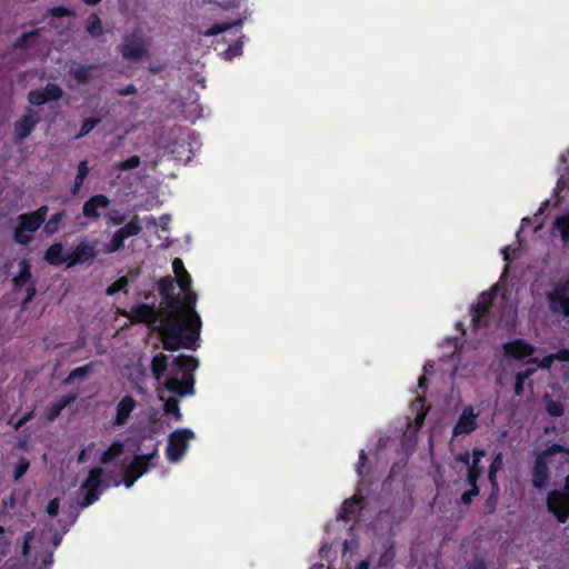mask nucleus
I'll return each mask as SVG.
<instances>
[{
  "instance_id": "obj_3",
  "label": "nucleus",
  "mask_w": 569,
  "mask_h": 569,
  "mask_svg": "<svg viewBox=\"0 0 569 569\" xmlns=\"http://www.w3.org/2000/svg\"><path fill=\"white\" fill-rule=\"evenodd\" d=\"M49 208L41 206L32 212L21 213L17 218V227L14 229V241L19 244L27 246L32 240V234L43 224L47 219Z\"/></svg>"
},
{
  "instance_id": "obj_33",
  "label": "nucleus",
  "mask_w": 569,
  "mask_h": 569,
  "mask_svg": "<svg viewBox=\"0 0 569 569\" xmlns=\"http://www.w3.org/2000/svg\"><path fill=\"white\" fill-rule=\"evenodd\" d=\"M92 369H93L92 363H88V365L74 368L73 370H71L69 372V375L64 379V383L71 385L76 380L84 379L92 371Z\"/></svg>"
},
{
  "instance_id": "obj_49",
  "label": "nucleus",
  "mask_w": 569,
  "mask_h": 569,
  "mask_svg": "<svg viewBox=\"0 0 569 569\" xmlns=\"http://www.w3.org/2000/svg\"><path fill=\"white\" fill-rule=\"evenodd\" d=\"M552 353L543 357L542 359L539 358H529L528 363H535L541 369L549 370L553 363Z\"/></svg>"
},
{
  "instance_id": "obj_1",
  "label": "nucleus",
  "mask_w": 569,
  "mask_h": 569,
  "mask_svg": "<svg viewBox=\"0 0 569 569\" xmlns=\"http://www.w3.org/2000/svg\"><path fill=\"white\" fill-rule=\"evenodd\" d=\"M157 289L162 297V318L157 330L163 349L194 350L202 325L196 310L197 293L187 290L182 291V295H174V279L171 276L161 277L157 282Z\"/></svg>"
},
{
  "instance_id": "obj_41",
  "label": "nucleus",
  "mask_w": 569,
  "mask_h": 569,
  "mask_svg": "<svg viewBox=\"0 0 569 569\" xmlns=\"http://www.w3.org/2000/svg\"><path fill=\"white\" fill-rule=\"evenodd\" d=\"M30 461L26 457H20L12 472L14 481H19L29 470Z\"/></svg>"
},
{
  "instance_id": "obj_30",
  "label": "nucleus",
  "mask_w": 569,
  "mask_h": 569,
  "mask_svg": "<svg viewBox=\"0 0 569 569\" xmlns=\"http://www.w3.org/2000/svg\"><path fill=\"white\" fill-rule=\"evenodd\" d=\"M86 31L91 38H99L103 34L102 21L96 12H92L86 24Z\"/></svg>"
},
{
  "instance_id": "obj_34",
  "label": "nucleus",
  "mask_w": 569,
  "mask_h": 569,
  "mask_svg": "<svg viewBox=\"0 0 569 569\" xmlns=\"http://www.w3.org/2000/svg\"><path fill=\"white\" fill-rule=\"evenodd\" d=\"M88 173H89L88 162L86 160L80 161V163L78 166V172L74 178L73 186L71 188L72 194H77L79 192Z\"/></svg>"
},
{
  "instance_id": "obj_56",
  "label": "nucleus",
  "mask_w": 569,
  "mask_h": 569,
  "mask_svg": "<svg viewBox=\"0 0 569 569\" xmlns=\"http://www.w3.org/2000/svg\"><path fill=\"white\" fill-rule=\"evenodd\" d=\"M479 493V491H476V488L466 490L460 497V502L466 506H469L471 505L473 498L477 497Z\"/></svg>"
},
{
  "instance_id": "obj_15",
  "label": "nucleus",
  "mask_w": 569,
  "mask_h": 569,
  "mask_svg": "<svg viewBox=\"0 0 569 569\" xmlns=\"http://www.w3.org/2000/svg\"><path fill=\"white\" fill-rule=\"evenodd\" d=\"M543 223H545L543 219H536V214L533 216V218H530V217L522 218L520 228L516 233L517 243L519 246L518 249H526L527 233H530L532 236L539 233L543 228Z\"/></svg>"
},
{
  "instance_id": "obj_2",
  "label": "nucleus",
  "mask_w": 569,
  "mask_h": 569,
  "mask_svg": "<svg viewBox=\"0 0 569 569\" xmlns=\"http://www.w3.org/2000/svg\"><path fill=\"white\" fill-rule=\"evenodd\" d=\"M171 366V373L164 381L166 389L179 396L192 395L194 391L193 371L199 366L198 359L192 356L179 355L172 360Z\"/></svg>"
},
{
  "instance_id": "obj_13",
  "label": "nucleus",
  "mask_w": 569,
  "mask_h": 569,
  "mask_svg": "<svg viewBox=\"0 0 569 569\" xmlns=\"http://www.w3.org/2000/svg\"><path fill=\"white\" fill-rule=\"evenodd\" d=\"M478 417L479 412H476L472 406L465 407L452 429V436L458 437L473 432L478 428Z\"/></svg>"
},
{
  "instance_id": "obj_14",
  "label": "nucleus",
  "mask_w": 569,
  "mask_h": 569,
  "mask_svg": "<svg viewBox=\"0 0 569 569\" xmlns=\"http://www.w3.org/2000/svg\"><path fill=\"white\" fill-rule=\"evenodd\" d=\"M137 405L138 402L132 396L127 395L122 397L120 401L117 403L116 415L112 419V426L122 427L127 425L132 412L137 408Z\"/></svg>"
},
{
  "instance_id": "obj_26",
  "label": "nucleus",
  "mask_w": 569,
  "mask_h": 569,
  "mask_svg": "<svg viewBox=\"0 0 569 569\" xmlns=\"http://www.w3.org/2000/svg\"><path fill=\"white\" fill-rule=\"evenodd\" d=\"M158 456V448L154 446L153 450L150 453L146 455H136L132 461H138V465L134 467V472H142V476L149 470L150 462Z\"/></svg>"
},
{
  "instance_id": "obj_50",
  "label": "nucleus",
  "mask_w": 569,
  "mask_h": 569,
  "mask_svg": "<svg viewBox=\"0 0 569 569\" xmlns=\"http://www.w3.org/2000/svg\"><path fill=\"white\" fill-rule=\"evenodd\" d=\"M48 14L54 18L60 17H71L73 16V11L64 6L52 7L48 10Z\"/></svg>"
},
{
  "instance_id": "obj_23",
  "label": "nucleus",
  "mask_w": 569,
  "mask_h": 569,
  "mask_svg": "<svg viewBox=\"0 0 569 569\" xmlns=\"http://www.w3.org/2000/svg\"><path fill=\"white\" fill-rule=\"evenodd\" d=\"M76 399H77V396H74V395L62 396L59 401L53 402V403H51L50 406L47 407L46 412H44L46 419L48 421L56 420L61 415L62 410L67 406H69L72 402H74Z\"/></svg>"
},
{
  "instance_id": "obj_42",
  "label": "nucleus",
  "mask_w": 569,
  "mask_h": 569,
  "mask_svg": "<svg viewBox=\"0 0 569 569\" xmlns=\"http://www.w3.org/2000/svg\"><path fill=\"white\" fill-rule=\"evenodd\" d=\"M23 290L26 291V297L20 303V309L22 311H26L29 308V303L33 300L34 296L37 295L36 280H33L27 287H24Z\"/></svg>"
},
{
  "instance_id": "obj_8",
  "label": "nucleus",
  "mask_w": 569,
  "mask_h": 569,
  "mask_svg": "<svg viewBox=\"0 0 569 569\" xmlns=\"http://www.w3.org/2000/svg\"><path fill=\"white\" fill-rule=\"evenodd\" d=\"M120 315L128 318L131 323H146L149 327H153L159 320L154 302L134 305L130 310H121Z\"/></svg>"
},
{
  "instance_id": "obj_22",
  "label": "nucleus",
  "mask_w": 569,
  "mask_h": 569,
  "mask_svg": "<svg viewBox=\"0 0 569 569\" xmlns=\"http://www.w3.org/2000/svg\"><path fill=\"white\" fill-rule=\"evenodd\" d=\"M172 269L176 274V280L181 291L192 290V279L181 259L176 258L172 262Z\"/></svg>"
},
{
  "instance_id": "obj_17",
  "label": "nucleus",
  "mask_w": 569,
  "mask_h": 569,
  "mask_svg": "<svg viewBox=\"0 0 569 569\" xmlns=\"http://www.w3.org/2000/svg\"><path fill=\"white\" fill-rule=\"evenodd\" d=\"M503 350L508 357H511L517 360L525 359L527 357H531L536 347L523 339H515L508 341L503 345Z\"/></svg>"
},
{
  "instance_id": "obj_38",
  "label": "nucleus",
  "mask_w": 569,
  "mask_h": 569,
  "mask_svg": "<svg viewBox=\"0 0 569 569\" xmlns=\"http://www.w3.org/2000/svg\"><path fill=\"white\" fill-rule=\"evenodd\" d=\"M129 284V279L127 276H122L119 279H117L114 282L109 284L106 289V293L108 296H114L116 293L120 291H126L127 287Z\"/></svg>"
},
{
  "instance_id": "obj_36",
  "label": "nucleus",
  "mask_w": 569,
  "mask_h": 569,
  "mask_svg": "<svg viewBox=\"0 0 569 569\" xmlns=\"http://www.w3.org/2000/svg\"><path fill=\"white\" fill-rule=\"evenodd\" d=\"M239 24H241V20H238L233 23H228V22L214 23L207 30L201 31L200 33L204 37H213V36H218V34L233 28L234 26H239Z\"/></svg>"
},
{
  "instance_id": "obj_44",
  "label": "nucleus",
  "mask_w": 569,
  "mask_h": 569,
  "mask_svg": "<svg viewBox=\"0 0 569 569\" xmlns=\"http://www.w3.org/2000/svg\"><path fill=\"white\" fill-rule=\"evenodd\" d=\"M164 412L168 415H173L178 420H180L181 412H180V407H179L178 400L174 398H169L164 402Z\"/></svg>"
},
{
  "instance_id": "obj_21",
  "label": "nucleus",
  "mask_w": 569,
  "mask_h": 569,
  "mask_svg": "<svg viewBox=\"0 0 569 569\" xmlns=\"http://www.w3.org/2000/svg\"><path fill=\"white\" fill-rule=\"evenodd\" d=\"M551 234L559 236L563 244H569V209L553 220Z\"/></svg>"
},
{
  "instance_id": "obj_55",
  "label": "nucleus",
  "mask_w": 569,
  "mask_h": 569,
  "mask_svg": "<svg viewBox=\"0 0 569 569\" xmlns=\"http://www.w3.org/2000/svg\"><path fill=\"white\" fill-rule=\"evenodd\" d=\"M502 466H503V457H502L501 452H498L497 455H495V457L490 463L489 470H491V472H499L502 469Z\"/></svg>"
},
{
  "instance_id": "obj_29",
  "label": "nucleus",
  "mask_w": 569,
  "mask_h": 569,
  "mask_svg": "<svg viewBox=\"0 0 569 569\" xmlns=\"http://www.w3.org/2000/svg\"><path fill=\"white\" fill-rule=\"evenodd\" d=\"M486 456V451L480 448H475L472 450V459L468 465V473L481 477L482 476V467L480 466L481 459Z\"/></svg>"
},
{
  "instance_id": "obj_48",
  "label": "nucleus",
  "mask_w": 569,
  "mask_h": 569,
  "mask_svg": "<svg viewBox=\"0 0 569 569\" xmlns=\"http://www.w3.org/2000/svg\"><path fill=\"white\" fill-rule=\"evenodd\" d=\"M34 417V409H30L23 416H21L17 421H12V418L8 421L9 425L13 427L16 431L21 429L27 422H29Z\"/></svg>"
},
{
  "instance_id": "obj_16",
  "label": "nucleus",
  "mask_w": 569,
  "mask_h": 569,
  "mask_svg": "<svg viewBox=\"0 0 569 569\" xmlns=\"http://www.w3.org/2000/svg\"><path fill=\"white\" fill-rule=\"evenodd\" d=\"M531 482L535 488L540 490L547 487L550 480V470L548 460L543 456L537 455L531 469Z\"/></svg>"
},
{
  "instance_id": "obj_53",
  "label": "nucleus",
  "mask_w": 569,
  "mask_h": 569,
  "mask_svg": "<svg viewBox=\"0 0 569 569\" xmlns=\"http://www.w3.org/2000/svg\"><path fill=\"white\" fill-rule=\"evenodd\" d=\"M367 462H368V457H367L366 451L365 450H360V452H359V460H358V463L356 466V471H357L359 477H363V475H365L363 468L367 465Z\"/></svg>"
},
{
  "instance_id": "obj_7",
  "label": "nucleus",
  "mask_w": 569,
  "mask_h": 569,
  "mask_svg": "<svg viewBox=\"0 0 569 569\" xmlns=\"http://www.w3.org/2000/svg\"><path fill=\"white\" fill-rule=\"evenodd\" d=\"M196 435L191 429L183 428L174 430L169 435L167 446V458L170 462H178L184 456L189 448V442Z\"/></svg>"
},
{
  "instance_id": "obj_59",
  "label": "nucleus",
  "mask_w": 569,
  "mask_h": 569,
  "mask_svg": "<svg viewBox=\"0 0 569 569\" xmlns=\"http://www.w3.org/2000/svg\"><path fill=\"white\" fill-rule=\"evenodd\" d=\"M241 53H242V43L241 42H236L234 44L230 46L226 51V54L229 58L240 56Z\"/></svg>"
},
{
  "instance_id": "obj_39",
  "label": "nucleus",
  "mask_w": 569,
  "mask_h": 569,
  "mask_svg": "<svg viewBox=\"0 0 569 569\" xmlns=\"http://www.w3.org/2000/svg\"><path fill=\"white\" fill-rule=\"evenodd\" d=\"M535 371H536L535 369L528 368L526 370L519 371L516 375V385H515L516 395L522 393L526 380L529 379L535 373Z\"/></svg>"
},
{
  "instance_id": "obj_60",
  "label": "nucleus",
  "mask_w": 569,
  "mask_h": 569,
  "mask_svg": "<svg viewBox=\"0 0 569 569\" xmlns=\"http://www.w3.org/2000/svg\"><path fill=\"white\" fill-rule=\"evenodd\" d=\"M497 473L498 472H491V470H489V472H488V480L491 485L492 493H497L499 491Z\"/></svg>"
},
{
  "instance_id": "obj_19",
  "label": "nucleus",
  "mask_w": 569,
  "mask_h": 569,
  "mask_svg": "<svg viewBox=\"0 0 569 569\" xmlns=\"http://www.w3.org/2000/svg\"><path fill=\"white\" fill-rule=\"evenodd\" d=\"M34 279L31 273V263L28 259H22L19 261V271L12 278V290L13 292H20Z\"/></svg>"
},
{
  "instance_id": "obj_28",
  "label": "nucleus",
  "mask_w": 569,
  "mask_h": 569,
  "mask_svg": "<svg viewBox=\"0 0 569 569\" xmlns=\"http://www.w3.org/2000/svg\"><path fill=\"white\" fill-rule=\"evenodd\" d=\"M40 36V30L34 29L21 33L14 41L13 48L24 50L34 44V39Z\"/></svg>"
},
{
  "instance_id": "obj_6",
  "label": "nucleus",
  "mask_w": 569,
  "mask_h": 569,
  "mask_svg": "<svg viewBox=\"0 0 569 569\" xmlns=\"http://www.w3.org/2000/svg\"><path fill=\"white\" fill-rule=\"evenodd\" d=\"M119 50L127 61H139L147 57L149 52L148 42L140 29L127 33Z\"/></svg>"
},
{
  "instance_id": "obj_57",
  "label": "nucleus",
  "mask_w": 569,
  "mask_h": 569,
  "mask_svg": "<svg viewBox=\"0 0 569 569\" xmlns=\"http://www.w3.org/2000/svg\"><path fill=\"white\" fill-rule=\"evenodd\" d=\"M59 506H60V501H59L58 498L51 499L48 502L47 508H46L47 513L50 517H56L58 515V512H59Z\"/></svg>"
},
{
  "instance_id": "obj_35",
  "label": "nucleus",
  "mask_w": 569,
  "mask_h": 569,
  "mask_svg": "<svg viewBox=\"0 0 569 569\" xmlns=\"http://www.w3.org/2000/svg\"><path fill=\"white\" fill-rule=\"evenodd\" d=\"M546 411L551 417H561L565 413V406L558 400L551 399L548 395L545 397Z\"/></svg>"
},
{
  "instance_id": "obj_58",
  "label": "nucleus",
  "mask_w": 569,
  "mask_h": 569,
  "mask_svg": "<svg viewBox=\"0 0 569 569\" xmlns=\"http://www.w3.org/2000/svg\"><path fill=\"white\" fill-rule=\"evenodd\" d=\"M553 360L562 361V362H569V349L562 348L558 350L557 352L552 353Z\"/></svg>"
},
{
  "instance_id": "obj_64",
  "label": "nucleus",
  "mask_w": 569,
  "mask_h": 569,
  "mask_svg": "<svg viewBox=\"0 0 569 569\" xmlns=\"http://www.w3.org/2000/svg\"><path fill=\"white\" fill-rule=\"evenodd\" d=\"M468 569H487V565L482 558H476Z\"/></svg>"
},
{
  "instance_id": "obj_54",
  "label": "nucleus",
  "mask_w": 569,
  "mask_h": 569,
  "mask_svg": "<svg viewBox=\"0 0 569 569\" xmlns=\"http://www.w3.org/2000/svg\"><path fill=\"white\" fill-rule=\"evenodd\" d=\"M33 538H34L33 530L28 531V532L24 533L22 549H21V553L23 556H28L29 555V552H30V543L33 540Z\"/></svg>"
},
{
  "instance_id": "obj_27",
  "label": "nucleus",
  "mask_w": 569,
  "mask_h": 569,
  "mask_svg": "<svg viewBox=\"0 0 569 569\" xmlns=\"http://www.w3.org/2000/svg\"><path fill=\"white\" fill-rule=\"evenodd\" d=\"M64 218H66L64 211H59V212L52 214L49 220L43 222L42 231L47 236H53L54 233H57L59 231Z\"/></svg>"
},
{
  "instance_id": "obj_51",
  "label": "nucleus",
  "mask_w": 569,
  "mask_h": 569,
  "mask_svg": "<svg viewBox=\"0 0 569 569\" xmlns=\"http://www.w3.org/2000/svg\"><path fill=\"white\" fill-rule=\"evenodd\" d=\"M120 230L123 232L124 237L129 238L131 236L138 234L141 230V227L137 222L130 221L120 228Z\"/></svg>"
},
{
  "instance_id": "obj_40",
  "label": "nucleus",
  "mask_w": 569,
  "mask_h": 569,
  "mask_svg": "<svg viewBox=\"0 0 569 569\" xmlns=\"http://www.w3.org/2000/svg\"><path fill=\"white\" fill-rule=\"evenodd\" d=\"M42 92L44 94V98H47V102H49V101H57L63 94L62 89L58 84H54V83H48L42 89Z\"/></svg>"
},
{
  "instance_id": "obj_4",
  "label": "nucleus",
  "mask_w": 569,
  "mask_h": 569,
  "mask_svg": "<svg viewBox=\"0 0 569 569\" xmlns=\"http://www.w3.org/2000/svg\"><path fill=\"white\" fill-rule=\"evenodd\" d=\"M498 287L480 293L476 305L471 306V322L475 329L490 326V312L497 297Z\"/></svg>"
},
{
  "instance_id": "obj_61",
  "label": "nucleus",
  "mask_w": 569,
  "mask_h": 569,
  "mask_svg": "<svg viewBox=\"0 0 569 569\" xmlns=\"http://www.w3.org/2000/svg\"><path fill=\"white\" fill-rule=\"evenodd\" d=\"M11 546V541L4 538H0V560L8 555V548Z\"/></svg>"
},
{
  "instance_id": "obj_62",
  "label": "nucleus",
  "mask_w": 569,
  "mask_h": 569,
  "mask_svg": "<svg viewBox=\"0 0 569 569\" xmlns=\"http://www.w3.org/2000/svg\"><path fill=\"white\" fill-rule=\"evenodd\" d=\"M479 478L480 477H477V476H473V475H470V473L467 472L466 482L470 487V489L476 488V491L480 492V489H479V486H478Z\"/></svg>"
},
{
  "instance_id": "obj_20",
  "label": "nucleus",
  "mask_w": 569,
  "mask_h": 569,
  "mask_svg": "<svg viewBox=\"0 0 569 569\" xmlns=\"http://www.w3.org/2000/svg\"><path fill=\"white\" fill-rule=\"evenodd\" d=\"M362 501L363 498L360 496H353L349 499H346L341 506V510L339 512V519L345 521H350L356 519L361 510H362Z\"/></svg>"
},
{
  "instance_id": "obj_32",
  "label": "nucleus",
  "mask_w": 569,
  "mask_h": 569,
  "mask_svg": "<svg viewBox=\"0 0 569 569\" xmlns=\"http://www.w3.org/2000/svg\"><path fill=\"white\" fill-rule=\"evenodd\" d=\"M396 558V550L393 542H387L383 545V551L379 556L378 566L379 567H391L393 565Z\"/></svg>"
},
{
  "instance_id": "obj_52",
  "label": "nucleus",
  "mask_w": 569,
  "mask_h": 569,
  "mask_svg": "<svg viewBox=\"0 0 569 569\" xmlns=\"http://www.w3.org/2000/svg\"><path fill=\"white\" fill-rule=\"evenodd\" d=\"M127 238L128 237H124L123 232H121L120 229L117 230L112 237L111 247L109 249H120L122 247L123 241Z\"/></svg>"
},
{
  "instance_id": "obj_18",
  "label": "nucleus",
  "mask_w": 569,
  "mask_h": 569,
  "mask_svg": "<svg viewBox=\"0 0 569 569\" xmlns=\"http://www.w3.org/2000/svg\"><path fill=\"white\" fill-rule=\"evenodd\" d=\"M109 204L110 200L107 196L94 194L84 202L82 207V213L86 218L99 219L100 210L107 209Z\"/></svg>"
},
{
  "instance_id": "obj_47",
  "label": "nucleus",
  "mask_w": 569,
  "mask_h": 569,
  "mask_svg": "<svg viewBox=\"0 0 569 569\" xmlns=\"http://www.w3.org/2000/svg\"><path fill=\"white\" fill-rule=\"evenodd\" d=\"M557 453H569V448H566L559 443H553L549 446L545 451L538 453V456H543V458L548 460L549 456H553Z\"/></svg>"
},
{
  "instance_id": "obj_37",
  "label": "nucleus",
  "mask_w": 569,
  "mask_h": 569,
  "mask_svg": "<svg viewBox=\"0 0 569 569\" xmlns=\"http://www.w3.org/2000/svg\"><path fill=\"white\" fill-rule=\"evenodd\" d=\"M138 465V461H131L124 469L123 472V483L127 488H130L134 485V482L142 476V472H134V467Z\"/></svg>"
},
{
  "instance_id": "obj_25",
  "label": "nucleus",
  "mask_w": 569,
  "mask_h": 569,
  "mask_svg": "<svg viewBox=\"0 0 569 569\" xmlns=\"http://www.w3.org/2000/svg\"><path fill=\"white\" fill-rule=\"evenodd\" d=\"M151 372L156 380H161L168 368V357L164 353H157L151 360Z\"/></svg>"
},
{
  "instance_id": "obj_12",
  "label": "nucleus",
  "mask_w": 569,
  "mask_h": 569,
  "mask_svg": "<svg viewBox=\"0 0 569 569\" xmlns=\"http://www.w3.org/2000/svg\"><path fill=\"white\" fill-rule=\"evenodd\" d=\"M39 111L28 109V112L20 117L13 123V137L16 142H20L31 134L39 123Z\"/></svg>"
},
{
  "instance_id": "obj_43",
  "label": "nucleus",
  "mask_w": 569,
  "mask_h": 569,
  "mask_svg": "<svg viewBox=\"0 0 569 569\" xmlns=\"http://www.w3.org/2000/svg\"><path fill=\"white\" fill-rule=\"evenodd\" d=\"M99 119L87 118L81 122L79 132L76 134V139H80L89 134L96 126L99 123Z\"/></svg>"
},
{
  "instance_id": "obj_10",
  "label": "nucleus",
  "mask_w": 569,
  "mask_h": 569,
  "mask_svg": "<svg viewBox=\"0 0 569 569\" xmlns=\"http://www.w3.org/2000/svg\"><path fill=\"white\" fill-rule=\"evenodd\" d=\"M98 252L99 251H44V259L51 264H59L67 261L68 266H74L96 258Z\"/></svg>"
},
{
  "instance_id": "obj_9",
  "label": "nucleus",
  "mask_w": 569,
  "mask_h": 569,
  "mask_svg": "<svg viewBox=\"0 0 569 569\" xmlns=\"http://www.w3.org/2000/svg\"><path fill=\"white\" fill-rule=\"evenodd\" d=\"M547 300L552 312L569 317V281L556 283L547 293Z\"/></svg>"
},
{
  "instance_id": "obj_45",
  "label": "nucleus",
  "mask_w": 569,
  "mask_h": 569,
  "mask_svg": "<svg viewBox=\"0 0 569 569\" xmlns=\"http://www.w3.org/2000/svg\"><path fill=\"white\" fill-rule=\"evenodd\" d=\"M140 164V157L131 156L124 161H121L117 164V168L121 171H128L138 168Z\"/></svg>"
},
{
  "instance_id": "obj_31",
  "label": "nucleus",
  "mask_w": 569,
  "mask_h": 569,
  "mask_svg": "<svg viewBox=\"0 0 569 569\" xmlns=\"http://www.w3.org/2000/svg\"><path fill=\"white\" fill-rule=\"evenodd\" d=\"M123 443L121 441H113L111 446L104 450L100 457V462L102 465L110 463L116 458H118L123 452Z\"/></svg>"
},
{
  "instance_id": "obj_24",
  "label": "nucleus",
  "mask_w": 569,
  "mask_h": 569,
  "mask_svg": "<svg viewBox=\"0 0 569 569\" xmlns=\"http://www.w3.org/2000/svg\"><path fill=\"white\" fill-rule=\"evenodd\" d=\"M96 67L93 64H81L78 63L76 67L70 68L69 74L79 84H86L91 80V71Z\"/></svg>"
},
{
  "instance_id": "obj_11",
  "label": "nucleus",
  "mask_w": 569,
  "mask_h": 569,
  "mask_svg": "<svg viewBox=\"0 0 569 569\" xmlns=\"http://www.w3.org/2000/svg\"><path fill=\"white\" fill-rule=\"evenodd\" d=\"M103 470L101 468H92L86 481L81 485V489H86L87 493L78 503L80 507L86 508L91 506L99 499V487L102 481Z\"/></svg>"
},
{
  "instance_id": "obj_63",
  "label": "nucleus",
  "mask_w": 569,
  "mask_h": 569,
  "mask_svg": "<svg viewBox=\"0 0 569 569\" xmlns=\"http://www.w3.org/2000/svg\"><path fill=\"white\" fill-rule=\"evenodd\" d=\"M120 96H132L137 93V88L134 84L130 83L118 90Z\"/></svg>"
},
{
  "instance_id": "obj_5",
  "label": "nucleus",
  "mask_w": 569,
  "mask_h": 569,
  "mask_svg": "<svg viewBox=\"0 0 569 569\" xmlns=\"http://www.w3.org/2000/svg\"><path fill=\"white\" fill-rule=\"evenodd\" d=\"M547 508L560 523H565L569 519V475L565 478L562 489H553L548 492Z\"/></svg>"
},
{
  "instance_id": "obj_46",
  "label": "nucleus",
  "mask_w": 569,
  "mask_h": 569,
  "mask_svg": "<svg viewBox=\"0 0 569 569\" xmlns=\"http://www.w3.org/2000/svg\"><path fill=\"white\" fill-rule=\"evenodd\" d=\"M28 102L32 106H42L47 103V98H44V94L42 90H31L28 93Z\"/></svg>"
}]
</instances>
